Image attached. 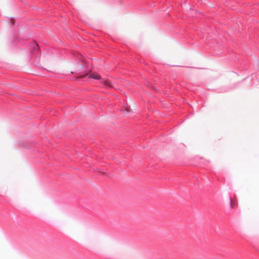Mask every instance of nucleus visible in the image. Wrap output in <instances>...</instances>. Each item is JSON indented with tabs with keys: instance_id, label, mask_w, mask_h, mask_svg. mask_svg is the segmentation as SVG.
<instances>
[{
	"instance_id": "nucleus-4",
	"label": "nucleus",
	"mask_w": 259,
	"mask_h": 259,
	"mask_svg": "<svg viewBox=\"0 0 259 259\" xmlns=\"http://www.w3.org/2000/svg\"><path fill=\"white\" fill-rule=\"evenodd\" d=\"M125 109L126 110L127 112H131V109H130V107H129V108L126 107V108H125Z\"/></svg>"
},
{
	"instance_id": "nucleus-5",
	"label": "nucleus",
	"mask_w": 259,
	"mask_h": 259,
	"mask_svg": "<svg viewBox=\"0 0 259 259\" xmlns=\"http://www.w3.org/2000/svg\"><path fill=\"white\" fill-rule=\"evenodd\" d=\"M87 75V74H85V75H84L80 76L79 77H80V78H83V77H84L85 76H86Z\"/></svg>"
},
{
	"instance_id": "nucleus-1",
	"label": "nucleus",
	"mask_w": 259,
	"mask_h": 259,
	"mask_svg": "<svg viewBox=\"0 0 259 259\" xmlns=\"http://www.w3.org/2000/svg\"><path fill=\"white\" fill-rule=\"evenodd\" d=\"M89 77L94 78V79H101L102 80L101 81V83H104L105 85H106L107 86L111 87V85L110 82L109 81L105 80L104 79H102L101 78L100 76L96 73H93L91 74L89 76Z\"/></svg>"
},
{
	"instance_id": "nucleus-3",
	"label": "nucleus",
	"mask_w": 259,
	"mask_h": 259,
	"mask_svg": "<svg viewBox=\"0 0 259 259\" xmlns=\"http://www.w3.org/2000/svg\"><path fill=\"white\" fill-rule=\"evenodd\" d=\"M234 205H235V203H234V202L232 200H231V207L232 208H234Z\"/></svg>"
},
{
	"instance_id": "nucleus-2",
	"label": "nucleus",
	"mask_w": 259,
	"mask_h": 259,
	"mask_svg": "<svg viewBox=\"0 0 259 259\" xmlns=\"http://www.w3.org/2000/svg\"><path fill=\"white\" fill-rule=\"evenodd\" d=\"M32 46L34 50H37L38 49V44L36 42L33 43Z\"/></svg>"
}]
</instances>
